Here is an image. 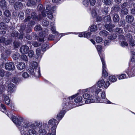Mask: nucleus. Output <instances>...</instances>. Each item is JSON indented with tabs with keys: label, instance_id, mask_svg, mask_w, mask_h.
<instances>
[{
	"label": "nucleus",
	"instance_id": "nucleus-1",
	"mask_svg": "<svg viewBox=\"0 0 135 135\" xmlns=\"http://www.w3.org/2000/svg\"><path fill=\"white\" fill-rule=\"evenodd\" d=\"M22 135H28L26 130L28 129V132L29 135H38L37 132L35 130L36 127L32 123L29 122L26 120L21 118L20 123L17 124Z\"/></svg>",
	"mask_w": 135,
	"mask_h": 135
},
{
	"label": "nucleus",
	"instance_id": "nucleus-2",
	"mask_svg": "<svg viewBox=\"0 0 135 135\" xmlns=\"http://www.w3.org/2000/svg\"><path fill=\"white\" fill-rule=\"evenodd\" d=\"M48 123V124H47L44 123L43 126L44 128H48L50 126L52 127L49 130L48 135H55L56 129L58 122L56 119H52L49 121Z\"/></svg>",
	"mask_w": 135,
	"mask_h": 135
},
{
	"label": "nucleus",
	"instance_id": "nucleus-3",
	"mask_svg": "<svg viewBox=\"0 0 135 135\" xmlns=\"http://www.w3.org/2000/svg\"><path fill=\"white\" fill-rule=\"evenodd\" d=\"M66 98L63 100L64 103L62 104L63 108L62 110L60 112L57 114V118H56L59 120H61L64 116L65 112L64 108H65V109H67L66 108H70V107H71V104H69V102L72 99H70V100L68 101L67 98Z\"/></svg>",
	"mask_w": 135,
	"mask_h": 135
},
{
	"label": "nucleus",
	"instance_id": "nucleus-4",
	"mask_svg": "<svg viewBox=\"0 0 135 135\" xmlns=\"http://www.w3.org/2000/svg\"><path fill=\"white\" fill-rule=\"evenodd\" d=\"M31 66V69L29 70L30 73L32 76L39 77L41 76L40 68H38V64L36 62H32Z\"/></svg>",
	"mask_w": 135,
	"mask_h": 135
},
{
	"label": "nucleus",
	"instance_id": "nucleus-5",
	"mask_svg": "<svg viewBox=\"0 0 135 135\" xmlns=\"http://www.w3.org/2000/svg\"><path fill=\"white\" fill-rule=\"evenodd\" d=\"M110 84L109 81H107L105 83L104 79H101L98 82L97 84L95 85L99 88H102L103 89H105Z\"/></svg>",
	"mask_w": 135,
	"mask_h": 135
},
{
	"label": "nucleus",
	"instance_id": "nucleus-6",
	"mask_svg": "<svg viewBox=\"0 0 135 135\" xmlns=\"http://www.w3.org/2000/svg\"><path fill=\"white\" fill-rule=\"evenodd\" d=\"M93 95L89 93H86L84 94L83 95V97L86 99L85 101V103L86 104L94 103L95 102V100L92 98Z\"/></svg>",
	"mask_w": 135,
	"mask_h": 135
},
{
	"label": "nucleus",
	"instance_id": "nucleus-7",
	"mask_svg": "<svg viewBox=\"0 0 135 135\" xmlns=\"http://www.w3.org/2000/svg\"><path fill=\"white\" fill-rule=\"evenodd\" d=\"M101 97L103 99H104L103 100H101L100 98H97L95 100V102L97 103L100 102L105 103L107 102L108 103L110 104L111 102L109 100H107V99H105V91H103L102 92L101 94Z\"/></svg>",
	"mask_w": 135,
	"mask_h": 135
},
{
	"label": "nucleus",
	"instance_id": "nucleus-8",
	"mask_svg": "<svg viewBox=\"0 0 135 135\" xmlns=\"http://www.w3.org/2000/svg\"><path fill=\"white\" fill-rule=\"evenodd\" d=\"M79 95V93H78L75 95H73L71 97L68 98H67V99L69 100H70V99H73L74 98H75L74 99V101L76 103H78L80 102L82 100V98L81 96L78 95Z\"/></svg>",
	"mask_w": 135,
	"mask_h": 135
},
{
	"label": "nucleus",
	"instance_id": "nucleus-9",
	"mask_svg": "<svg viewBox=\"0 0 135 135\" xmlns=\"http://www.w3.org/2000/svg\"><path fill=\"white\" fill-rule=\"evenodd\" d=\"M101 60L103 65L102 77H106L108 76V74L106 70V65L103 58L101 57Z\"/></svg>",
	"mask_w": 135,
	"mask_h": 135
},
{
	"label": "nucleus",
	"instance_id": "nucleus-10",
	"mask_svg": "<svg viewBox=\"0 0 135 135\" xmlns=\"http://www.w3.org/2000/svg\"><path fill=\"white\" fill-rule=\"evenodd\" d=\"M6 69L8 70H13L15 68V65L12 62L7 63L5 64Z\"/></svg>",
	"mask_w": 135,
	"mask_h": 135
},
{
	"label": "nucleus",
	"instance_id": "nucleus-11",
	"mask_svg": "<svg viewBox=\"0 0 135 135\" xmlns=\"http://www.w3.org/2000/svg\"><path fill=\"white\" fill-rule=\"evenodd\" d=\"M50 6L48 5L47 6L46 9V11L47 13V15H48V17L50 19H51L53 17L51 11L50 10Z\"/></svg>",
	"mask_w": 135,
	"mask_h": 135
},
{
	"label": "nucleus",
	"instance_id": "nucleus-12",
	"mask_svg": "<svg viewBox=\"0 0 135 135\" xmlns=\"http://www.w3.org/2000/svg\"><path fill=\"white\" fill-rule=\"evenodd\" d=\"M17 67L18 70H22L25 68V63L23 62H20L18 63L16 65Z\"/></svg>",
	"mask_w": 135,
	"mask_h": 135
},
{
	"label": "nucleus",
	"instance_id": "nucleus-13",
	"mask_svg": "<svg viewBox=\"0 0 135 135\" xmlns=\"http://www.w3.org/2000/svg\"><path fill=\"white\" fill-rule=\"evenodd\" d=\"M29 49V47L25 45H23L21 46L20 49L21 52L23 54H27Z\"/></svg>",
	"mask_w": 135,
	"mask_h": 135
},
{
	"label": "nucleus",
	"instance_id": "nucleus-14",
	"mask_svg": "<svg viewBox=\"0 0 135 135\" xmlns=\"http://www.w3.org/2000/svg\"><path fill=\"white\" fill-rule=\"evenodd\" d=\"M38 11L41 12L43 17H45L46 15L44 12V8L41 4H39L38 6Z\"/></svg>",
	"mask_w": 135,
	"mask_h": 135
},
{
	"label": "nucleus",
	"instance_id": "nucleus-15",
	"mask_svg": "<svg viewBox=\"0 0 135 135\" xmlns=\"http://www.w3.org/2000/svg\"><path fill=\"white\" fill-rule=\"evenodd\" d=\"M15 90V86L13 84H9L8 85V91L10 93H13Z\"/></svg>",
	"mask_w": 135,
	"mask_h": 135
},
{
	"label": "nucleus",
	"instance_id": "nucleus-16",
	"mask_svg": "<svg viewBox=\"0 0 135 135\" xmlns=\"http://www.w3.org/2000/svg\"><path fill=\"white\" fill-rule=\"evenodd\" d=\"M39 36L42 38L39 37L37 40L41 42H44V37L45 36V32H40L39 34Z\"/></svg>",
	"mask_w": 135,
	"mask_h": 135
},
{
	"label": "nucleus",
	"instance_id": "nucleus-17",
	"mask_svg": "<svg viewBox=\"0 0 135 135\" xmlns=\"http://www.w3.org/2000/svg\"><path fill=\"white\" fill-rule=\"evenodd\" d=\"M134 19L133 17L130 15H128L126 17V21L129 23H131L133 21Z\"/></svg>",
	"mask_w": 135,
	"mask_h": 135
},
{
	"label": "nucleus",
	"instance_id": "nucleus-18",
	"mask_svg": "<svg viewBox=\"0 0 135 135\" xmlns=\"http://www.w3.org/2000/svg\"><path fill=\"white\" fill-rule=\"evenodd\" d=\"M115 31L116 34H120L119 36V37L123 38V36L121 35V34L122 33L123 31V30L122 28H117L115 29Z\"/></svg>",
	"mask_w": 135,
	"mask_h": 135
},
{
	"label": "nucleus",
	"instance_id": "nucleus-19",
	"mask_svg": "<svg viewBox=\"0 0 135 135\" xmlns=\"http://www.w3.org/2000/svg\"><path fill=\"white\" fill-rule=\"evenodd\" d=\"M105 26L106 29L110 31H111L112 30V28L115 27V26L111 24H106Z\"/></svg>",
	"mask_w": 135,
	"mask_h": 135
},
{
	"label": "nucleus",
	"instance_id": "nucleus-20",
	"mask_svg": "<svg viewBox=\"0 0 135 135\" xmlns=\"http://www.w3.org/2000/svg\"><path fill=\"white\" fill-rule=\"evenodd\" d=\"M127 5V3H124L122 5V6L123 7V8L121 10V12L122 14L124 15H127L128 13V11L127 9L124 8L123 7L126 6Z\"/></svg>",
	"mask_w": 135,
	"mask_h": 135
},
{
	"label": "nucleus",
	"instance_id": "nucleus-21",
	"mask_svg": "<svg viewBox=\"0 0 135 135\" xmlns=\"http://www.w3.org/2000/svg\"><path fill=\"white\" fill-rule=\"evenodd\" d=\"M0 6L2 9L6 8L7 7V3L5 0H1L0 1Z\"/></svg>",
	"mask_w": 135,
	"mask_h": 135
},
{
	"label": "nucleus",
	"instance_id": "nucleus-22",
	"mask_svg": "<svg viewBox=\"0 0 135 135\" xmlns=\"http://www.w3.org/2000/svg\"><path fill=\"white\" fill-rule=\"evenodd\" d=\"M113 18L114 22H117L119 20V18L118 15L116 13H114L113 15Z\"/></svg>",
	"mask_w": 135,
	"mask_h": 135
},
{
	"label": "nucleus",
	"instance_id": "nucleus-23",
	"mask_svg": "<svg viewBox=\"0 0 135 135\" xmlns=\"http://www.w3.org/2000/svg\"><path fill=\"white\" fill-rule=\"evenodd\" d=\"M22 6V3L20 2H17L14 5V7L15 9L17 10L20 8Z\"/></svg>",
	"mask_w": 135,
	"mask_h": 135
},
{
	"label": "nucleus",
	"instance_id": "nucleus-24",
	"mask_svg": "<svg viewBox=\"0 0 135 135\" xmlns=\"http://www.w3.org/2000/svg\"><path fill=\"white\" fill-rule=\"evenodd\" d=\"M108 34V32L107 31L104 30L101 31L99 32L100 35L103 37L107 36Z\"/></svg>",
	"mask_w": 135,
	"mask_h": 135
},
{
	"label": "nucleus",
	"instance_id": "nucleus-25",
	"mask_svg": "<svg viewBox=\"0 0 135 135\" xmlns=\"http://www.w3.org/2000/svg\"><path fill=\"white\" fill-rule=\"evenodd\" d=\"M97 29V26L94 24L92 25L90 27V30L91 32L95 31Z\"/></svg>",
	"mask_w": 135,
	"mask_h": 135
},
{
	"label": "nucleus",
	"instance_id": "nucleus-26",
	"mask_svg": "<svg viewBox=\"0 0 135 135\" xmlns=\"http://www.w3.org/2000/svg\"><path fill=\"white\" fill-rule=\"evenodd\" d=\"M95 89H96V85H95L92 87L88 88L89 92V93H93L95 92Z\"/></svg>",
	"mask_w": 135,
	"mask_h": 135
},
{
	"label": "nucleus",
	"instance_id": "nucleus-27",
	"mask_svg": "<svg viewBox=\"0 0 135 135\" xmlns=\"http://www.w3.org/2000/svg\"><path fill=\"white\" fill-rule=\"evenodd\" d=\"M120 9V7L117 5H116L112 7V11L113 13L117 12L119 11Z\"/></svg>",
	"mask_w": 135,
	"mask_h": 135
},
{
	"label": "nucleus",
	"instance_id": "nucleus-28",
	"mask_svg": "<svg viewBox=\"0 0 135 135\" xmlns=\"http://www.w3.org/2000/svg\"><path fill=\"white\" fill-rule=\"evenodd\" d=\"M41 52V50L40 48H38L36 50V54L38 57L41 56L42 54Z\"/></svg>",
	"mask_w": 135,
	"mask_h": 135
},
{
	"label": "nucleus",
	"instance_id": "nucleus-29",
	"mask_svg": "<svg viewBox=\"0 0 135 135\" xmlns=\"http://www.w3.org/2000/svg\"><path fill=\"white\" fill-rule=\"evenodd\" d=\"M132 58L131 59V62L135 64V52H131Z\"/></svg>",
	"mask_w": 135,
	"mask_h": 135
},
{
	"label": "nucleus",
	"instance_id": "nucleus-30",
	"mask_svg": "<svg viewBox=\"0 0 135 135\" xmlns=\"http://www.w3.org/2000/svg\"><path fill=\"white\" fill-rule=\"evenodd\" d=\"M46 133L45 130L42 128L39 130V135H45Z\"/></svg>",
	"mask_w": 135,
	"mask_h": 135
},
{
	"label": "nucleus",
	"instance_id": "nucleus-31",
	"mask_svg": "<svg viewBox=\"0 0 135 135\" xmlns=\"http://www.w3.org/2000/svg\"><path fill=\"white\" fill-rule=\"evenodd\" d=\"M20 56V55L18 52H15L13 55L12 58L15 60H17Z\"/></svg>",
	"mask_w": 135,
	"mask_h": 135
},
{
	"label": "nucleus",
	"instance_id": "nucleus-32",
	"mask_svg": "<svg viewBox=\"0 0 135 135\" xmlns=\"http://www.w3.org/2000/svg\"><path fill=\"white\" fill-rule=\"evenodd\" d=\"M111 20V17L110 15L105 16L103 18V20L105 22L109 21Z\"/></svg>",
	"mask_w": 135,
	"mask_h": 135
},
{
	"label": "nucleus",
	"instance_id": "nucleus-33",
	"mask_svg": "<svg viewBox=\"0 0 135 135\" xmlns=\"http://www.w3.org/2000/svg\"><path fill=\"white\" fill-rule=\"evenodd\" d=\"M7 27L6 25L3 22H1L0 23V29H6Z\"/></svg>",
	"mask_w": 135,
	"mask_h": 135
},
{
	"label": "nucleus",
	"instance_id": "nucleus-34",
	"mask_svg": "<svg viewBox=\"0 0 135 135\" xmlns=\"http://www.w3.org/2000/svg\"><path fill=\"white\" fill-rule=\"evenodd\" d=\"M109 80L110 81L114 82L117 80V79L115 76H111L109 77Z\"/></svg>",
	"mask_w": 135,
	"mask_h": 135
},
{
	"label": "nucleus",
	"instance_id": "nucleus-35",
	"mask_svg": "<svg viewBox=\"0 0 135 135\" xmlns=\"http://www.w3.org/2000/svg\"><path fill=\"white\" fill-rule=\"evenodd\" d=\"M19 18L21 20H22L24 18V15L23 12H20L18 14Z\"/></svg>",
	"mask_w": 135,
	"mask_h": 135
},
{
	"label": "nucleus",
	"instance_id": "nucleus-36",
	"mask_svg": "<svg viewBox=\"0 0 135 135\" xmlns=\"http://www.w3.org/2000/svg\"><path fill=\"white\" fill-rule=\"evenodd\" d=\"M113 0H104V3L106 5H110L113 3Z\"/></svg>",
	"mask_w": 135,
	"mask_h": 135
},
{
	"label": "nucleus",
	"instance_id": "nucleus-37",
	"mask_svg": "<svg viewBox=\"0 0 135 135\" xmlns=\"http://www.w3.org/2000/svg\"><path fill=\"white\" fill-rule=\"evenodd\" d=\"M130 40L129 41V44L130 45L132 46H134L135 45V42L132 40V38L131 36H129Z\"/></svg>",
	"mask_w": 135,
	"mask_h": 135
},
{
	"label": "nucleus",
	"instance_id": "nucleus-38",
	"mask_svg": "<svg viewBox=\"0 0 135 135\" xmlns=\"http://www.w3.org/2000/svg\"><path fill=\"white\" fill-rule=\"evenodd\" d=\"M5 102L6 103L7 105H9L10 103V100L9 99V97L7 96H6L5 97Z\"/></svg>",
	"mask_w": 135,
	"mask_h": 135
},
{
	"label": "nucleus",
	"instance_id": "nucleus-39",
	"mask_svg": "<svg viewBox=\"0 0 135 135\" xmlns=\"http://www.w3.org/2000/svg\"><path fill=\"white\" fill-rule=\"evenodd\" d=\"M97 49L98 51L99 54L101 57V56L100 55V52H101V50L102 49V47L100 45H98L96 46Z\"/></svg>",
	"mask_w": 135,
	"mask_h": 135
},
{
	"label": "nucleus",
	"instance_id": "nucleus-40",
	"mask_svg": "<svg viewBox=\"0 0 135 135\" xmlns=\"http://www.w3.org/2000/svg\"><path fill=\"white\" fill-rule=\"evenodd\" d=\"M35 4L36 2H35L32 1H29L27 3V4L28 6H30L32 5H34Z\"/></svg>",
	"mask_w": 135,
	"mask_h": 135
},
{
	"label": "nucleus",
	"instance_id": "nucleus-41",
	"mask_svg": "<svg viewBox=\"0 0 135 135\" xmlns=\"http://www.w3.org/2000/svg\"><path fill=\"white\" fill-rule=\"evenodd\" d=\"M34 54V52L32 50H30L28 52V55L30 57H32Z\"/></svg>",
	"mask_w": 135,
	"mask_h": 135
},
{
	"label": "nucleus",
	"instance_id": "nucleus-42",
	"mask_svg": "<svg viewBox=\"0 0 135 135\" xmlns=\"http://www.w3.org/2000/svg\"><path fill=\"white\" fill-rule=\"evenodd\" d=\"M4 15L7 17H9L11 16V13L8 10H5L4 13Z\"/></svg>",
	"mask_w": 135,
	"mask_h": 135
},
{
	"label": "nucleus",
	"instance_id": "nucleus-43",
	"mask_svg": "<svg viewBox=\"0 0 135 135\" xmlns=\"http://www.w3.org/2000/svg\"><path fill=\"white\" fill-rule=\"evenodd\" d=\"M49 22L47 20H44L42 22V24L43 26H47L49 24Z\"/></svg>",
	"mask_w": 135,
	"mask_h": 135
},
{
	"label": "nucleus",
	"instance_id": "nucleus-44",
	"mask_svg": "<svg viewBox=\"0 0 135 135\" xmlns=\"http://www.w3.org/2000/svg\"><path fill=\"white\" fill-rule=\"evenodd\" d=\"M83 4L85 7H88L89 5V2L88 0H84L83 1Z\"/></svg>",
	"mask_w": 135,
	"mask_h": 135
},
{
	"label": "nucleus",
	"instance_id": "nucleus-45",
	"mask_svg": "<svg viewBox=\"0 0 135 135\" xmlns=\"http://www.w3.org/2000/svg\"><path fill=\"white\" fill-rule=\"evenodd\" d=\"M32 45L35 47H37L39 46L41 43H38L36 41H33L32 42Z\"/></svg>",
	"mask_w": 135,
	"mask_h": 135
},
{
	"label": "nucleus",
	"instance_id": "nucleus-46",
	"mask_svg": "<svg viewBox=\"0 0 135 135\" xmlns=\"http://www.w3.org/2000/svg\"><path fill=\"white\" fill-rule=\"evenodd\" d=\"M19 80V79L17 76H15L12 79V82L15 83H17Z\"/></svg>",
	"mask_w": 135,
	"mask_h": 135
},
{
	"label": "nucleus",
	"instance_id": "nucleus-47",
	"mask_svg": "<svg viewBox=\"0 0 135 135\" xmlns=\"http://www.w3.org/2000/svg\"><path fill=\"white\" fill-rule=\"evenodd\" d=\"M21 58L25 61H27L28 60V58L27 56L25 54H23L21 55Z\"/></svg>",
	"mask_w": 135,
	"mask_h": 135
},
{
	"label": "nucleus",
	"instance_id": "nucleus-48",
	"mask_svg": "<svg viewBox=\"0 0 135 135\" xmlns=\"http://www.w3.org/2000/svg\"><path fill=\"white\" fill-rule=\"evenodd\" d=\"M29 76V75L27 72H24L22 74V76L24 78H27Z\"/></svg>",
	"mask_w": 135,
	"mask_h": 135
},
{
	"label": "nucleus",
	"instance_id": "nucleus-49",
	"mask_svg": "<svg viewBox=\"0 0 135 135\" xmlns=\"http://www.w3.org/2000/svg\"><path fill=\"white\" fill-rule=\"evenodd\" d=\"M126 78V74H122L119 75L118 76L119 79H123Z\"/></svg>",
	"mask_w": 135,
	"mask_h": 135
},
{
	"label": "nucleus",
	"instance_id": "nucleus-50",
	"mask_svg": "<svg viewBox=\"0 0 135 135\" xmlns=\"http://www.w3.org/2000/svg\"><path fill=\"white\" fill-rule=\"evenodd\" d=\"M108 37L109 39L112 40L115 39L116 37V35H109Z\"/></svg>",
	"mask_w": 135,
	"mask_h": 135
},
{
	"label": "nucleus",
	"instance_id": "nucleus-51",
	"mask_svg": "<svg viewBox=\"0 0 135 135\" xmlns=\"http://www.w3.org/2000/svg\"><path fill=\"white\" fill-rule=\"evenodd\" d=\"M103 40V38L100 37H97L96 39V41L97 42L100 43L102 42Z\"/></svg>",
	"mask_w": 135,
	"mask_h": 135
},
{
	"label": "nucleus",
	"instance_id": "nucleus-52",
	"mask_svg": "<svg viewBox=\"0 0 135 135\" xmlns=\"http://www.w3.org/2000/svg\"><path fill=\"white\" fill-rule=\"evenodd\" d=\"M91 15L93 17H97V13L95 10H93L91 12Z\"/></svg>",
	"mask_w": 135,
	"mask_h": 135
},
{
	"label": "nucleus",
	"instance_id": "nucleus-53",
	"mask_svg": "<svg viewBox=\"0 0 135 135\" xmlns=\"http://www.w3.org/2000/svg\"><path fill=\"white\" fill-rule=\"evenodd\" d=\"M91 34V33L90 32H85L84 37H86L87 38H89L90 37Z\"/></svg>",
	"mask_w": 135,
	"mask_h": 135
},
{
	"label": "nucleus",
	"instance_id": "nucleus-54",
	"mask_svg": "<svg viewBox=\"0 0 135 135\" xmlns=\"http://www.w3.org/2000/svg\"><path fill=\"white\" fill-rule=\"evenodd\" d=\"M128 45L127 43L125 41H122L121 43V45L123 47L127 46Z\"/></svg>",
	"mask_w": 135,
	"mask_h": 135
},
{
	"label": "nucleus",
	"instance_id": "nucleus-55",
	"mask_svg": "<svg viewBox=\"0 0 135 135\" xmlns=\"http://www.w3.org/2000/svg\"><path fill=\"white\" fill-rule=\"evenodd\" d=\"M18 32L17 31H13L12 33V36L14 37H17L18 36Z\"/></svg>",
	"mask_w": 135,
	"mask_h": 135
},
{
	"label": "nucleus",
	"instance_id": "nucleus-56",
	"mask_svg": "<svg viewBox=\"0 0 135 135\" xmlns=\"http://www.w3.org/2000/svg\"><path fill=\"white\" fill-rule=\"evenodd\" d=\"M31 18L33 19H36L37 18L36 13L35 12H33L31 14Z\"/></svg>",
	"mask_w": 135,
	"mask_h": 135
},
{
	"label": "nucleus",
	"instance_id": "nucleus-57",
	"mask_svg": "<svg viewBox=\"0 0 135 135\" xmlns=\"http://www.w3.org/2000/svg\"><path fill=\"white\" fill-rule=\"evenodd\" d=\"M41 27L40 25H38L34 28V29L36 31L40 30L41 29Z\"/></svg>",
	"mask_w": 135,
	"mask_h": 135
},
{
	"label": "nucleus",
	"instance_id": "nucleus-58",
	"mask_svg": "<svg viewBox=\"0 0 135 135\" xmlns=\"http://www.w3.org/2000/svg\"><path fill=\"white\" fill-rule=\"evenodd\" d=\"M36 126L38 127H40L42 126V124H41L40 122L39 121H35V122Z\"/></svg>",
	"mask_w": 135,
	"mask_h": 135
},
{
	"label": "nucleus",
	"instance_id": "nucleus-59",
	"mask_svg": "<svg viewBox=\"0 0 135 135\" xmlns=\"http://www.w3.org/2000/svg\"><path fill=\"white\" fill-rule=\"evenodd\" d=\"M100 88L96 86V89H95V93L97 94H98L100 92L101 90V89H99Z\"/></svg>",
	"mask_w": 135,
	"mask_h": 135
},
{
	"label": "nucleus",
	"instance_id": "nucleus-60",
	"mask_svg": "<svg viewBox=\"0 0 135 135\" xmlns=\"http://www.w3.org/2000/svg\"><path fill=\"white\" fill-rule=\"evenodd\" d=\"M90 4L91 6H94L96 2L95 0H89Z\"/></svg>",
	"mask_w": 135,
	"mask_h": 135
},
{
	"label": "nucleus",
	"instance_id": "nucleus-61",
	"mask_svg": "<svg viewBox=\"0 0 135 135\" xmlns=\"http://www.w3.org/2000/svg\"><path fill=\"white\" fill-rule=\"evenodd\" d=\"M1 107L2 108V109H1V111L5 113L6 110L5 106L3 104H1Z\"/></svg>",
	"mask_w": 135,
	"mask_h": 135
},
{
	"label": "nucleus",
	"instance_id": "nucleus-62",
	"mask_svg": "<svg viewBox=\"0 0 135 135\" xmlns=\"http://www.w3.org/2000/svg\"><path fill=\"white\" fill-rule=\"evenodd\" d=\"M17 119V118L15 116H13L12 117V120L14 123H16Z\"/></svg>",
	"mask_w": 135,
	"mask_h": 135
},
{
	"label": "nucleus",
	"instance_id": "nucleus-63",
	"mask_svg": "<svg viewBox=\"0 0 135 135\" xmlns=\"http://www.w3.org/2000/svg\"><path fill=\"white\" fill-rule=\"evenodd\" d=\"M4 72L3 70L1 69H0V75L1 77H3L4 75Z\"/></svg>",
	"mask_w": 135,
	"mask_h": 135
},
{
	"label": "nucleus",
	"instance_id": "nucleus-64",
	"mask_svg": "<svg viewBox=\"0 0 135 135\" xmlns=\"http://www.w3.org/2000/svg\"><path fill=\"white\" fill-rule=\"evenodd\" d=\"M7 1H8L9 4L11 5H12L13 4L16 0H7Z\"/></svg>",
	"mask_w": 135,
	"mask_h": 135
}]
</instances>
